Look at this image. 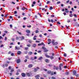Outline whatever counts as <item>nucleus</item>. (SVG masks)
Listing matches in <instances>:
<instances>
[{
    "label": "nucleus",
    "mask_w": 79,
    "mask_h": 79,
    "mask_svg": "<svg viewBox=\"0 0 79 79\" xmlns=\"http://www.w3.org/2000/svg\"><path fill=\"white\" fill-rule=\"evenodd\" d=\"M47 74H50V75H51V76L53 75V72H52V71H48L47 72Z\"/></svg>",
    "instance_id": "obj_1"
},
{
    "label": "nucleus",
    "mask_w": 79,
    "mask_h": 79,
    "mask_svg": "<svg viewBox=\"0 0 79 79\" xmlns=\"http://www.w3.org/2000/svg\"><path fill=\"white\" fill-rule=\"evenodd\" d=\"M42 48L44 50V52H48V50L46 49V48H45L44 47H42Z\"/></svg>",
    "instance_id": "obj_2"
},
{
    "label": "nucleus",
    "mask_w": 79,
    "mask_h": 79,
    "mask_svg": "<svg viewBox=\"0 0 79 79\" xmlns=\"http://www.w3.org/2000/svg\"><path fill=\"white\" fill-rule=\"evenodd\" d=\"M73 75H76V76L77 77L78 76H79V74H77L76 75V74L77 73H76V71H73Z\"/></svg>",
    "instance_id": "obj_3"
},
{
    "label": "nucleus",
    "mask_w": 79,
    "mask_h": 79,
    "mask_svg": "<svg viewBox=\"0 0 79 79\" xmlns=\"http://www.w3.org/2000/svg\"><path fill=\"white\" fill-rule=\"evenodd\" d=\"M32 73H27L26 74V75L27 76L29 77L31 76V75H32Z\"/></svg>",
    "instance_id": "obj_4"
},
{
    "label": "nucleus",
    "mask_w": 79,
    "mask_h": 79,
    "mask_svg": "<svg viewBox=\"0 0 79 79\" xmlns=\"http://www.w3.org/2000/svg\"><path fill=\"white\" fill-rule=\"evenodd\" d=\"M43 45L44 46H45V45L44 43H40L38 44V46H40V45Z\"/></svg>",
    "instance_id": "obj_5"
},
{
    "label": "nucleus",
    "mask_w": 79,
    "mask_h": 79,
    "mask_svg": "<svg viewBox=\"0 0 79 79\" xmlns=\"http://www.w3.org/2000/svg\"><path fill=\"white\" fill-rule=\"evenodd\" d=\"M14 68H11V67H10V72L13 73V72H14Z\"/></svg>",
    "instance_id": "obj_6"
},
{
    "label": "nucleus",
    "mask_w": 79,
    "mask_h": 79,
    "mask_svg": "<svg viewBox=\"0 0 79 79\" xmlns=\"http://www.w3.org/2000/svg\"><path fill=\"white\" fill-rule=\"evenodd\" d=\"M32 66H33V65L32 64H30L28 65V68H32Z\"/></svg>",
    "instance_id": "obj_7"
},
{
    "label": "nucleus",
    "mask_w": 79,
    "mask_h": 79,
    "mask_svg": "<svg viewBox=\"0 0 79 79\" xmlns=\"http://www.w3.org/2000/svg\"><path fill=\"white\" fill-rule=\"evenodd\" d=\"M21 76H22V77H26V74L24 73H22L21 74Z\"/></svg>",
    "instance_id": "obj_8"
},
{
    "label": "nucleus",
    "mask_w": 79,
    "mask_h": 79,
    "mask_svg": "<svg viewBox=\"0 0 79 79\" xmlns=\"http://www.w3.org/2000/svg\"><path fill=\"white\" fill-rule=\"evenodd\" d=\"M19 49H20V48L19 47H17L16 46L15 47V50H19Z\"/></svg>",
    "instance_id": "obj_9"
},
{
    "label": "nucleus",
    "mask_w": 79,
    "mask_h": 79,
    "mask_svg": "<svg viewBox=\"0 0 79 79\" xmlns=\"http://www.w3.org/2000/svg\"><path fill=\"white\" fill-rule=\"evenodd\" d=\"M35 77L36 78V79H39V77H40L39 76V75H37L36 76H35Z\"/></svg>",
    "instance_id": "obj_10"
},
{
    "label": "nucleus",
    "mask_w": 79,
    "mask_h": 79,
    "mask_svg": "<svg viewBox=\"0 0 79 79\" xmlns=\"http://www.w3.org/2000/svg\"><path fill=\"white\" fill-rule=\"evenodd\" d=\"M49 61H50L49 60H48V59H46L45 60V62H46V63H49Z\"/></svg>",
    "instance_id": "obj_11"
},
{
    "label": "nucleus",
    "mask_w": 79,
    "mask_h": 79,
    "mask_svg": "<svg viewBox=\"0 0 79 79\" xmlns=\"http://www.w3.org/2000/svg\"><path fill=\"white\" fill-rule=\"evenodd\" d=\"M26 32L28 34H30L31 33V31H29V30H27Z\"/></svg>",
    "instance_id": "obj_12"
},
{
    "label": "nucleus",
    "mask_w": 79,
    "mask_h": 79,
    "mask_svg": "<svg viewBox=\"0 0 79 79\" xmlns=\"http://www.w3.org/2000/svg\"><path fill=\"white\" fill-rule=\"evenodd\" d=\"M45 56H46V58H48L50 57V56L48 55L47 54H45Z\"/></svg>",
    "instance_id": "obj_13"
},
{
    "label": "nucleus",
    "mask_w": 79,
    "mask_h": 79,
    "mask_svg": "<svg viewBox=\"0 0 79 79\" xmlns=\"http://www.w3.org/2000/svg\"><path fill=\"white\" fill-rule=\"evenodd\" d=\"M20 61H21L20 60V59H18L17 60V63H20Z\"/></svg>",
    "instance_id": "obj_14"
},
{
    "label": "nucleus",
    "mask_w": 79,
    "mask_h": 79,
    "mask_svg": "<svg viewBox=\"0 0 79 79\" xmlns=\"http://www.w3.org/2000/svg\"><path fill=\"white\" fill-rule=\"evenodd\" d=\"M42 59H43V57H42V56H41L40 57H39L38 58L39 60H42Z\"/></svg>",
    "instance_id": "obj_15"
},
{
    "label": "nucleus",
    "mask_w": 79,
    "mask_h": 79,
    "mask_svg": "<svg viewBox=\"0 0 79 79\" xmlns=\"http://www.w3.org/2000/svg\"><path fill=\"white\" fill-rule=\"evenodd\" d=\"M33 47H36V44H34L32 45Z\"/></svg>",
    "instance_id": "obj_16"
},
{
    "label": "nucleus",
    "mask_w": 79,
    "mask_h": 79,
    "mask_svg": "<svg viewBox=\"0 0 79 79\" xmlns=\"http://www.w3.org/2000/svg\"><path fill=\"white\" fill-rule=\"evenodd\" d=\"M57 44L58 43L57 42H56L53 43V45H57Z\"/></svg>",
    "instance_id": "obj_17"
},
{
    "label": "nucleus",
    "mask_w": 79,
    "mask_h": 79,
    "mask_svg": "<svg viewBox=\"0 0 79 79\" xmlns=\"http://www.w3.org/2000/svg\"><path fill=\"white\" fill-rule=\"evenodd\" d=\"M50 58L51 60H52V59H54V57H53V56H50Z\"/></svg>",
    "instance_id": "obj_18"
},
{
    "label": "nucleus",
    "mask_w": 79,
    "mask_h": 79,
    "mask_svg": "<svg viewBox=\"0 0 79 79\" xmlns=\"http://www.w3.org/2000/svg\"><path fill=\"white\" fill-rule=\"evenodd\" d=\"M21 40H23V39H24V37L23 36H22L21 37Z\"/></svg>",
    "instance_id": "obj_19"
},
{
    "label": "nucleus",
    "mask_w": 79,
    "mask_h": 79,
    "mask_svg": "<svg viewBox=\"0 0 79 79\" xmlns=\"http://www.w3.org/2000/svg\"><path fill=\"white\" fill-rule=\"evenodd\" d=\"M28 54L29 55H31L32 54V52H28Z\"/></svg>",
    "instance_id": "obj_20"
},
{
    "label": "nucleus",
    "mask_w": 79,
    "mask_h": 79,
    "mask_svg": "<svg viewBox=\"0 0 79 79\" xmlns=\"http://www.w3.org/2000/svg\"><path fill=\"white\" fill-rule=\"evenodd\" d=\"M17 53L18 55H20V54L21 53V52L20 51H18Z\"/></svg>",
    "instance_id": "obj_21"
},
{
    "label": "nucleus",
    "mask_w": 79,
    "mask_h": 79,
    "mask_svg": "<svg viewBox=\"0 0 79 79\" xmlns=\"http://www.w3.org/2000/svg\"><path fill=\"white\" fill-rule=\"evenodd\" d=\"M34 70L35 72H37V69H36V68H35L34 69Z\"/></svg>",
    "instance_id": "obj_22"
},
{
    "label": "nucleus",
    "mask_w": 79,
    "mask_h": 79,
    "mask_svg": "<svg viewBox=\"0 0 79 79\" xmlns=\"http://www.w3.org/2000/svg\"><path fill=\"white\" fill-rule=\"evenodd\" d=\"M61 66H63V64H60L59 65V67H61Z\"/></svg>",
    "instance_id": "obj_23"
},
{
    "label": "nucleus",
    "mask_w": 79,
    "mask_h": 79,
    "mask_svg": "<svg viewBox=\"0 0 79 79\" xmlns=\"http://www.w3.org/2000/svg\"><path fill=\"white\" fill-rule=\"evenodd\" d=\"M27 46L28 47H31V45L29 44H28L27 45Z\"/></svg>",
    "instance_id": "obj_24"
},
{
    "label": "nucleus",
    "mask_w": 79,
    "mask_h": 79,
    "mask_svg": "<svg viewBox=\"0 0 79 79\" xmlns=\"http://www.w3.org/2000/svg\"><path fill=\"white\" fill-rule=\"evenodd\" d=\"M53 9V7H52V6H51L49 9V10H52Z\"/></svg>",
    "instance_id": "obj_25"
},
{
    "label": "nucleus",
    "mask_w": 79,
    "mask_h": 79,
    "mask_svg": "<svg viewBox=\"0 0 79 79\" xmlns=\"http://www.w3.org/2000/svg\"><path fill=\"white\" fill-rule=\"evenodd\" d=\"M59 69V68H58V67H56V70H58Z\"/></svg>",
    "instance_id": "obj_26"
},
{
    "label": "nucleus",
    "mask_w": 79,
    "mask_h": 79,
    "mask_svg": "<svg viewBox=\"0 0 79 79\" xmlns=\"http://www.w3.org/2000/svg\"><path fill=\"white\" fill-rule=\"evenodd\" d=\"M73 16V14H70L69 16L70 17H72Z\"/></svg>",
    "instance_id": "obj_27"
},
{
    "label": "nucleus",
    "mask_w": 79,
    "mask_h": 79,
    "mask_svg": "<svg viewBox=\"0 0 79 79\" xmlns=\"http://www.w3.org/2000/svg\"><path fill=\"white\" fill-rule=\"evenodd\" d=\"M52 44H54V42H55V40H53L52 41Z\"/></svg>",
    "instance_id": "obj_28"
},
{
    "label": "nucleus",
    "mask_w": 79,
    "mask_h": 79,
    "mask_svg": "<svg viewBox=\"0 0 79 79\" xmlns=\"http://www.w3.org/2000/svg\"><path fill=\"white\" fill-rule=\"evenodd\" d=\"M28 48H29L27 47L25 48V50H27Z\"/></svg>",
    "instance_id": "obj_29"
},
{
    "label": "nucleus",
    "mask_w": 79,
    "mask_h": 79,
    "mask_svg": "<svg viewBox=\"0 0 79 79\" xmlns=\"http://www.w3.org/2000/svg\"><path fill=\"white\" fill-rule=\"evenodd\" d=\"M11 3V4H13L14 5H15V2H12Z\"/></svg>",
    "instance_id": "obj_30"
},
{
    "label": "nucleus",
    "mask_w": 79,
    "mask_h": 79,
    "mask_svg": "<svg viewBox=\"0 0 79 79\" xmlns=\"http://www.w3.org/2000/svg\"><path fill=\"white\" fill-rule=\"evenodd\" d=\"M28 42H29V43H31V42H32V40H29L28 41Z\"/></svg>",
    "instance_id": "obj_31"
},
{
    "label": "nucleus",
    "mask_w": 79,
    "mask_h": 79,
    "mask_svg": "<svg viewBox=\"0 0 79 79\" xmlns=\"http://www.w3.org/2000/svg\"><path fill=\"white\" fill-rule=\"evenodd\" d=\"M63 56H64L65 57H66V54L64 53V54Z\"/></svg>",
    "instance_id": "obj_32"
},
{
    "label": "nucleus",
    "mask_w": 79,
    "mask_h": 79,
    "mask_svg": "<svg viewBox=\"0 0 79 79\" xmlns=\"http://www.w3.org/2000/svg\"><path fill=\"white\" fill-rule=\"evenodd\" d=\"M69 0H68V1H66V3H69Z\"/></svg>",
    "instance_id": "obj_33"
},
{
    "label": "nucleus",
    "mask_w": 79,
    "mask_h": 79,
    "mask_svg": "<svg viewBox=\"0 0 79 79\" xmlns=\"http://www.w3.org/2000/svg\"><path fill=\"white\" fill-rule=\"evenodd\" d=\"M73 16L75 17V18H77V15L76 14H74Z\"/></svg>",
    "instance_id": "obj_34"
},
{
    "label": "nucleus",
    "mask_w": 79,
    "mask_h": 79,
    "mask_svg": "<svg viewBox=\"0 0 79 79\" xmlns=\"http://www.w3.org/2000/svg\"><path fill=\"white\" fill-rule=\"evenodd\" d=\"M48 42H51V40L50 39H48Z\"/></svg>",
    "instance_id": "obj_35"
},
{
    "label": "nucleus",
    "mask_w": 79,
    "mask_h": 79,
    "mask_svg": "<svg viewBox=\"0 0 79 79\" xmlns=\"http://www.w3.org/2000/svg\"><path fill=\"white\" fill-rule=\"evenodd\" d=\"M52 56H55V53H52Z\"/></svg>",
    "instance_id": "obj_36"
},
{
    "label": "nucleus",
    "mask_w": 79,
    "mask_h": 79,
    "mask_svg": "<svg viewBox=\"0 0 79 79\" xmlns=\"http://www.w3.org/2000/svg\"><path fill=\"white\" fill-rule=\"evenodd\" d=\"M50 3V1H48L47 2V4H49V3Z\"/></svg>",
    "instance_id": "obj_37"
},
{
    "label": "nucleus",
    "mask_w": 79,
    "mask_h": 79,
    "mask_svg": "<svg viewBox=\"0 0 79 79\" xmlns=\"http://www.w3.org/2000/svg\"><path fill=\"white\" fill-rule=\"evenodd\" d=\"M36 3V2H35L34 1L33 2V5H35V4Z\"/></svg>",
    "instance_id": "obj_38"
},
{
    "label": "nucleus",
    "mask_w": 79,
    "mask_h": 79,
    "mask_svg": "<svg viewBox=\"0 0 79 79\" xmlns=\"http://www.w3.org/2000/svg\"><path fill=\"white\" fill-rule=\"evenodd\" d=\"M38 32H39V31L38 30H36L35 33H37Z\"/></svg>",
    "instance_id": "obj_39"
},
{
    "label": "nucleus",
    "mask_w": 79,
    "mask_h": 79,
    "mask_svg": "<svg viewBox=\"0 0 79 79\" xmlns=\"http://www.w3.org/2000/svg\"><path fill=\"white\" fill-rule=\"evenodd\" d=\"M11 56H14V53H12L11 54Z\"/></svg>",
    "instance_id": "obj_40"
},
{
    "label": "nucleus",
    "mask_w": 79,
    "mask_h": 79,
    "mask_svg": "<svg viewBox=\"0 0 79 79\" xmlns=\"http://www.w3.org/2000/svg\"><path fill=\"white\" fill-rule=\"evenodd\" d=\"M72 3H73V2H72V1H70L69 2V4L70 5H71V4H72Z\"/></svg>",
    "instance_id": "obj_41"
},
{
    "label": "nucleus",
    "mask_w": 79,
    "mask_h": 79,
    "mask_svg": "<svg viewBox=\"0 0 79 79\" xmlns=\"http://www.w3.org/2000/svg\"><path fill=\"white\" fill-rule=\"evenodd\" d=\"M17 32L18 33H19V34H20V35H21V32H19V31H17Z\"/></svg>",
    "instance_id": "obj_42"
},
{
    "label": "nucleus",
    "mask_w": 79,
    "mask_h": 79,
    "mask_svg": "<svg viewBox=\"0 0 79 79\" xmlns=\"http://www.w3.org/2000/svg\"><path fill=\"white\" fill-rule=\"evenodd\" d=\"M22 10H25V8L24 7H23L22 8Z\"/></svg>",
    "instance_id": "obj_43"
},
{
    "label": "nucleus",
    "mask_w": 79,
    "mask_h": 79,
    "mask_svg": "<svg viewBox=\"0 0 79 79\" xmlns=\"http://www.w3.org/2000/svg\"><path fill=\"white\" fill-rule=\"evenodd\" d=\"M24 62L26 63L27 61V59H25V60L24 61Z\"/></svg>",
    "instance_id": "obj_44"
},
{
    "label": "nucleus",
    "mask_w": 79,
    "mask_h": 79,
    "mask_svg": "<svg viewBox=\"0 0 79 79\" xmlns=\"http://www.w3.org/2000/svg\"><path fill=\"white\" fill-rule=\"evenodd\" d=\"M51 79H56V78H55V77H52V78H51Z\"/></svg>",
    "instance_id": "obj_45"
},
{
    "label": "nucleus",
    "mask_w": 79,
    "mask_h": 79,
    "mask_svg": "<svg viewBox=\"0 0 79 79\" xmlns=\"http://www.w3.org/2000/svg\"><path fill=\"white\" fill-rule=\"evenodd\" d=\"M48 66H49L50 67H52V65L49 64L48 65Z\"/></svg>",
    "instance_id": "obj_46"
},
{
    "label": "nucleus",
    "mask_w": 79,
    "mask_h": 79,
    "mask_svg": "<svg viewBox=\"0 0 79 79\" xmlns=\"http://www.w3.org/2000/svg\"><path fill=\"white\" fill-rule=\"evenodd\" d=\"M67 23H69L70 22V20H67Z\"/></svg>",
    "instance_id": "obj_47"
},
{
    "label": "nucleus",
    "mask_w": 79,
    "mask_h": 79,
    "mask_svg": "<svg viewBox=\"0 0 79 79\" xmlns=\"http://www.w3.org/2000/svg\"><path fill=\"white\" fill-rule=\"evenodd\" d=\"M60 1L57 2V4H59V3H60Z\"/></svg>",
    "instance_id": "obj_48"
},
{
    "label": "nucleus",
    "mask_w": 79,
    "mask_h": 79,
    "mask_svg": "<svg viewBox=\"0 0 79 79\" xmlns=\"http://www.w3.org/2000/svg\"><path fill=\"white\" fill-rule=\"evenodd\" d=\"M43 76H44V77H47V75H46L45 74H44Z\"/></svg>",
    "instance_id": "obj_49"
},
{
    "label": "nucleus",
    "mask_w": 79,
    "mask_h": 79,
    "mask_svg": "<svg viewBox=\"0 0 79 79\" xmlns=\"http://www.w3.org/2000/svg\"><path fill=\"white\" fill-rule=\"evenodd\" d=\"M59 69L60 71H61L62 69L61 67H59Z\"/></svg>",
    "instance_id": "obj_50"
},
{
    "label": "nucleus",
    "mask_w": 79,
    "mask_h": 79,
    "mask_svg": "<svg viewBox=\"0 0 79 79\" xmlns=\"http://www.w3.org/2000/svg\"><path fill=\"white\" fill-rule=\"evenodd\" d=\"M14 14H17V11H15L14 12Z\"/></svg>",
    "instance_id": "obj_51"
},
{
    "label": "nucleus",
    "mask_w": 79,
    "mask_h": 79,
    "mask_svg": "<svg viewBox=\"0 0 79 79\" xmlns=\"http://www.w3.org/2000/svg\"><path fill=\"white\" fill-rule=\"evenodd\" d=\"M37 57H36V56H35V57L34 58V59L35 60L37 59Z\"/></svg>",
    "instance_id": "obj_52"
},
{
    "label": "nucleus",
    "mask_w": 79,
    "mask_h": 79,
    "mask_svg": "<svg viewBox=\"0 0 79 79\" xmlns=\"http://www.w3.org/2000/svg\"><path fill=\"white\" fill-rule=\"evenodd\" d=\"M41 3H40V4L39 5V6H41Z\"/></svg>",
    "instance_id": "obj_53"
},
{
    "label": "nucleus",
    "mask_w": 79,
    "mask_h": 79,
    "mask_svg": "<svg viewBox=\"0 0 79 79\" xmlns=\"http://www.w3.org/2000/svg\"><path fill=\"white\" fill-rule=\"evenodd\" d=\"M48 21L50 23L51 22V21H50V19H48Z\"/></svg>",
    "instance_id": "obj_54"
},
{
    "label": "nucleus",
    "mask_w": 79,
    "mask_h": 79,
    "mask_svg": "<svg viewBox=\"0 0 79 79\" xmlns=\"http://www.w3.org/2000/svg\"><path fill=\"white\" fill-rule=\"evenodd\" d=\"M7 40V38H6V37H5V40L6 41Z\"/></svg>",
    "instance_id": "obj_55"
},
{
    "label": "nucleus",
    "mask_w": 79,
    "mask_h": 79,
    "mask_svg": "<svg viewBox=\"0 0 79 79\" xmlns=\"http://www.w3.org/2000/svg\"><path fill=\"white\" fill-rule=\"evenodd\" d=\"M31 60H34V58H33V57H31Z\"/></svg>",
    "instance_id": "obj_56"
},
{
    "label": "nucleus",
    "mask_w": 79,
    "mask_h": 79,
    "mask_svg": "<svg viewBox=\"0 0 79 79\" xmlns=\"http://www.w3.org/2000/svg\"><path fill=\"white\" fill-rule=\"evenodd\" d=\"M51 17H53L54 16V15H51Z\"/></svg>",
    "instance_id": "obj_57"
},
{
    "label": "nucleus",
    "mask_w": 79,
    "mask_h": 79,
    "mask_svg": "<svg viewBox=\"0 0 79 79\" xmlns=\"http://www.w3.org/2000/svg\"><path fill=\"white\" fill-rule=\"evenodd\" d=\"M44 70L45 71H47V69H44Z\"/></svg>",
    "instance_id": "obj_58"
},
{
    "label": "nucleus",
    "mask_w": 79,
    "mask_h": 79,
    "mask_svg": "<svg viewBox=\"0 0 79 79\" xmlns=\"http://www.w3.org/2000/svg\"><path fill=\"white\" fill-rule=\"evenodd\" d=\"M5 65L6 66V67H7L8 66V64H5Z\"/></svg>",
    "instance_id": "obj_59"
},
{
    "label": "nucleus",
    "mask_w": 79,
    "mask_h": 79,
    "mask_svg": "<svg viewBox=\"0 0 79 79\" xmlns=\"http://www.w3.org/2000/svg\"><path fill=\"white\" fill-rule=\"evenodd\" d=\"M57 24H60L61 23H60L59 22H57Z\"/></svg>",
    "instance_id": "obj_60"
},
{
    "label": "nucleus",
    "mask_w": 79,
    "mask_h": 79,
    "mask_svg": "<svg viewBox=\"0 0 79 79\" xmlns=\"http://www.w3.org/2000/svg\"><path fill=\"white\" fill-rule=\"evenodd\" d=\"M27 27H31V25H30V26H27Z\"/></svg>",
    "instance_id": "obj_61"
},
{
    "label": "nucleus",
    "mask_w": 79,
    "mask_h": 79,
    "mask_svg": "<svg viewBox=\"0 0 79 79\" xmlns=\"http://www.w3.org/2000/svg\"><path fill=\"white\" fill-rule=\"evenodd\" d=\"M5 35H6V34H4L2 35V36H3V37H4V36H5Z\"/></svg>",
    "instance_id": "obj_62"
},
{
    "label": "nucleus",
    "mask_w": 79,
    "mask_h": 79,
    "mask_svg": "<svg viewBox=\"0 0 79 79\" xmlns=\"http://www.w3.org/2000/svg\"><path fill=\"white\" fill-rule=\"evenodd\" d=\"M18 74H19V73H18V72H17L16 73V75H18Z\"/></svg>",
    "instance_id": "obj_63"
},
{
    "label": "nucleus",
    "mask_w": 79,
    "mask_h": 79,
    "mask_svg": "<svg viewBox=\"0 0 79 79\" xmlns=\"http://www.w3.org/2000/svg\"><path fill=\"white\" fill-rule=\"evenodd\" d=\"M71 79H74V77H71Z\"/></svg>",
    "instance_id": "obj_64"
}]
</instances>
